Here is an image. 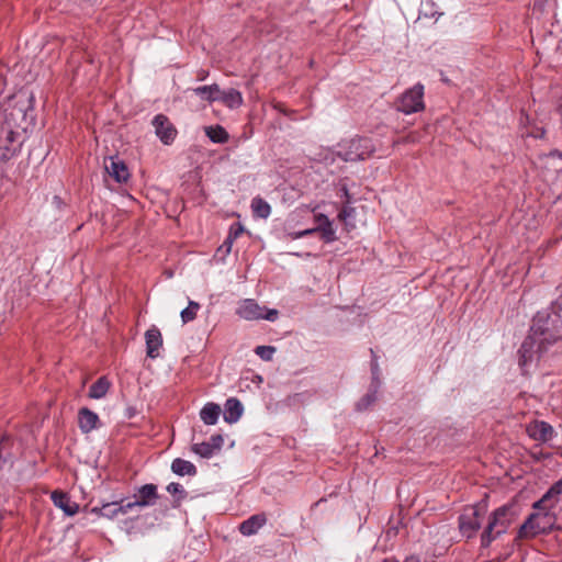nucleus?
I'll list each match as a JSON object with an SVG mask.
<instances>
[{
	"label": "nucleus",
	"instance_id": "42",
	"mask_svg": "<svg viewBox=\"0 0 562 562\" xmlns=\"http://www.w3.org/2000/svg\"><path fill=\"white\" fill-rule=\"evenodd\" d=\"M341 192H342L344 196L346 198V203H350L351 196H350L349 191L346 186H344L341 188Z\"/></svg>",
	"mask_w": 562,
	"mask_h": 562
},
{
	"label": "nucleus",
	"instance_id": "35",
	"mask_svg": "<svg viewBox=\"0 0 562 562\" xmlns=\"http://www.w3.org/2000/svg\"><path fill=\"white\" fill-rule=\"evenodd\" d=\"M10 448V438L7 435H3L0 438V470L7 463V457L4 456V452L9 453Z\"/></svg>",
	"mask_w": 562,
	"mask_h": 562
},
{
	"label": "nucleus",
	"instance_id": "8",
	"mask_svg": "<svg viewBox=\"0 0 562 562\" xmlns=\"http://www.w3.org/2000/svg\"><path fill=\"white\" fill-rule=\"evenodd\" d=\"M263 311L265 307L259 306L255 300L248 299L241 302L237 308V314L248 321L267 319L274 322L278 318L279 312L277 310H267L266 313Z\"/></svg>",
	"mask_w": 562,
	"mask_h": 562
},
{
	"label": "nucleus",
	"instance_id": "50",
	"mask_svg": "<svg viewBox=\"0 0 562 562\" xmlns=\"http://www.w3.org/2000/svg\"><path fill=\"white\" fill-rule=\"evenodd\" d=\"M561 456H562V452H561Z\"/></svg>",
	"mask_w": 562,
	"mask_h": 562
},
{
	"label": "nucleus",
	"instance_id": "3",
	"mask_svg": "<svg viewBox=\"0 0 562 562\" xmlns=\"http://www.w3.org/2000/svg\"><path fill=\"white\" fill-rule=\"evenodd\" d=\"M547 319L542 315H535L529 335L518 349V363L521 368L527 367L532 361L536 351H542L548 345L558 340V335L549 333V326H543V322H547Z\"/></svg>",
	"mask_w": 562,
	"mask_h": 562
},
{
	"label": "nucleus",
	"instance_id": "28",
	"mask_svg": "<svg viewBox=\"0 0 562 562\" xmlns=\"http://www.w3.org/2000/svg\"><path fill=\"white\" fill-rule=\"evenodd\" d=\"M251 209L254 212V215L260 218H267L269 217L271 213V206L267 201H265L261 198H255L251 201Z\"/></svg>",
	"mask_w": 562,
	"mask_h": 562
},
{
	"label": "nucleus",
	"instance_id": "22",
	"mask_svg": "<svg viewBox=\"0 0 562 562\" xmlns=\"http://www.w3.org/2000/svg\"><path fill=\"white\" fill-rule=\"evenodd\" d=\"M193 92L196 95H199L202 100L207 102L218 101L221 97V89L220 86L216 83L194 88Z\"/></svg>",
	"mask_w": 562,
	"mask_h": 562
},
{
	"label": "nucleus",
	"instance_id": "24",
	"mask_svg": "<svg viewBox=\"0 0 562 562\" xmlns=\"http://www.w3.org/2000/svg\"><path fill=\"white\" fill-rule=\"evenodd\" d=\"M221 406L215 403H207L200 412V417L206 425H215L221 414Z\"/></svg>",
	"mask_w": 562,
	"mask_h": 562
},
{
	"label": "nucleus",
	"instance_id": "34",
	"mask_svg": "<svg viewBox=\"0 0 562 562\" xmlns=\"http://www.w3.org/2000/svg\"><path fill=\"white\" fill-rule=\"evenodd\" d=\"M276 352V348L272 346H257L255 353L265 361L272 360V356Z\"/></svg>",
	"mask_w": 562,
	"mask_h": 562
},
{
	"label": "nucleus",
	"instance_id": "26",
	"mask_svg": "<svg viewBox=\"0 0 562 562\" xmlns=\"http://www.w3.org/2000/svg\"><path fill=\"white\" fill-rule=\"evenodd\" d=\"M110 382L105 376L99 378L89 389L90 398H102L105 396L110 389Z\"/></svg>",
	"mask_w": 562,
	"mask_h": 562
},
{
	"label": "nucleus",
	"instance_id": "48",
	"mask_svg": "<svg viewBox=\"0 0 562 562\" xmlns=\"http://www.w3.org/2000/svg\"><path fill=\"white\" fill-rule=\"evenodd\" d=\"M405 562H419V560L415 559V558H409V559H406Z\"/></svg>",
	"mask_w": 562,
	"mask_h": 562
},
{
	"label": "nucleus",
	"instance_id": "30",
	"mask_svg": "<svg viewBox=\"0 0 562 562\" xmlns=\"http://www.w3.org/2000/svg\"><path fill=\"white\" fill-rule=\"evenodd\" d=\"M91 512L98 513L106 518H113L120 514V510H117V502L104 504L102 507H93Z\"/></svg>",
	"mask_w": 562,
	"mask_h": 562
},
{
	"label": "nucleus",
	"instance_id": "39",
	"mask_svg": "<svg viewBox=\"0 0 562 562\" xmlns=\"http://www.w3.org/2000/svg\"><path fill=\"white\" fill-rule=\"evenodd\" d=\"M355 213V209L351 207V206H347L345 205L340 211H339V214H338V218L340 221H344L346 222L347 218L351 217Z\"/></svg>",
	"mask_w": 562,
	"mask_h": 562
},
{
	"label": "nucleus",
	"instance_id": "19",
	"mask_svg": "<svg viewBox=\"0 0 562 562\" xmlns=\"http://www.w3.org/2000/svg\"><path fill=\"white\" fill-rule=\"evenodd\" d=\"M267 522V516L265 513L256 514L244 520L238 529L244 536H252L265 526Z\"/></svg>",
	"mask_w": 562,
	"mask_h": 562
},
{
	"label": "nucleus",
	"instance_id": "47",
	"mask_svg": "<svg viewBox=\"0 0 562 562\" xmlns=\"http://www.w3.org/2000/svg\"><path fill=\"white\" fill-rule=\"evenodd\" d=\"M370 353H371V359H376L378 360V356H376L375 351L372 348L370 349Z\"/></svg>",
	"mask_w": 562,
	"mask_h": 562
},
{
	"label": "nucleus",
	"instance_id": "32",
	"mask_svg": "<svg viewBox=\"0 0 562 562\" xmlns=\"http://www.w3.org/2000/svg\"><path fill=\"white\" fill-rule=\"evenodd\" d=\"M200 304L194 301H189V305L181 311V319L183 324L192 322L196 317V313L200 310Z\"/></svg>",
	"mask_w": 562,
	"mask_h": 562
},
{
	"label": "nucleus",
	"instance_id": "25",
	"mask_svg": "<svg viewBox=\"0 0 562 562\" xmlns=\"http://www.w3.org/2000/svg\"><path fill=\"white\" fill-rule=\"evenodd\" d=\"M218 101L231 109H237L243 104V97L238 90L232 88L227 91L221 90V97Z\"/></svg>",
	"mask_w": 562,
	"mask_h": 562
},
{
	"label": "nucleus",
	"instance_id": "31",
	"mask_svg": "<svg viewBox=\"0 0 562 562\" xmlns=\"http://www.w3.org/2000/svg\"><path fill=\"white\" fill-rule=\"evenodd\" d=\"M191 450L199 454L201 458L210 459L212 458L216 452L211 447L209 441H204L201 443H193L191 447Z\"/></svg>",
	"mask_w": 562,
	"mask_h": 562
},
{
	"label": "nucleus",
	"instance_id": "21",
	"mask_svg": "<svg viewBox=\"0 0 562 562\" xmlns=\"http://www.w3.org/2000/svg\"><path fill=\"white\" fill-rule=\"evenodd\" d=\"M380 387L369 385L368 392L356 403L355 409L359 413L366 412L376 402Z\"/></svg>",
	"mask_w": 562,
	"mask_h": 562
},
{
	"label": "nucleus",
	"instance_id": "18",
	"mask_svg": "<svg viewBox=\"0 0 562 562\" xmlns=\"http://www.w3.org/2000/svg\"><path fill=\"white\" fill-rule=\"evenodd\" d=\"M244 413V406L237 397H229L224 405V420L228 424H235Z\"/></svg>",
	"mask_w": 562,
	"mask_h": 562
},
{
	"label": "nucleus",
	"instance_id": "29",
	"mask_svg": "<svg viewBox=\"0 0 562 562\" xmlns=\"http://www.w3.org/2000/svg\"><path fill=\"white\" fill-rule=\"evenodd\" d=\"M168 493L175 496L172 506L175 508L180 506L181 501L188 496V492L179 483L172 482L167 486Z\"/></svg>",
	"mask_w": 562,
	"mask_h": 562
},
{
	"label": "nucleus",
	"instance_id": "14",
	"mask_svg": "<svg viewBox=\"0 0 562 562\" xmlns=\"http://www.w3.org/2000/svg\"><path fill=\"white\" fill-rule=\"evenodd\" d=\"M99 416L88 407H81L78 412V426L83 434H89L100 427Z\"/></svg>",
	"mask_w": 562,
	"mask_h": 562
},
{
	"label": "nucleus",
	"instance_id": "9",
	"mask_svg": "<svg viewBox=\"0 0 562 562\" xmlns=\"http://www.w3.org/2000/svg\"><path fill=\"white\" fill-rule=\"evenodd\" d=\"M550 311V313L538 312L536 315L548 318L547 322H543V326H549V333L557 334L559 340L562 337V290L558 299L552 302Z\"/></svg>",
	"mask_w": 562,
	"mask_h": 562
},
{
	"label": "nucleus",
	"instance_id": "4",
	"mask_svg": "<svg viewBox=\"0 0 562 562\" xmlns=\"http://www.w3.org/2000/svg\"><path fill=\"white\" fill-rule=\"evenodd\" d=\"M513 505L505 504L494 509L481 533V547L488 548L493 541L505 535L514 521Z\"/></svg>",
	"mask_w": 562,
	"mask_h": 562
},
{
	"label": "nucleus",
	"instance_id": "38",
	"mask_svg": "<svg viewBox=\"0 0 562 562\" xmlns=\"http://www.w3.org/2000/svg\"><path fill=\"white\" fill-rule=\"evenodd\" d=\"M135 507H139V505L134 504V501L127 502L126 504H123V501L117 502V510H120V514H126Z\"/></svg>",
	"mask_w": 562,
	"mask_h": 562
},
{
	"label": "nucleus",
	"instance_id": "12",
	"mask_svg": "<svg viewBox=\"0 0 562 562\" xmlns=\"http://www.w3.org/2000/svg\"><path fill=\"white\" fill-rule=\"evenodd\" d=\"M104 169L106 173L113 178L117 183H125L128 181L131 173L127 165L119 157L110 156L104 159Z\"/></svg>",
	"mask_w": 562,
	"mask_h": 562
},
{
	"label": "nucleus",
	"instance_id": "17",
	"mask_svg": "<svg viewBox=\"0 0 562 562\" xmlns=\"http://www.w3.org/2000/svg\"><path fill=\"white\" fill-rule=\"evenodd\" d=\"M314 221L316 223V229H318V233L325 243H333L337 239L333 223L327 215L317 213L314 215Z\"/></svg>",
	"mask_w": 562,
	"mask_h": 562
},
{
	"label": "nucleus",
	"instance_id": "15",
	"mask_svg": "<svg viewBox=\"0 0 562 562\" xmlns=\"http://www.w3.org/2000/svg\"><path fill=\"white\" fill-rule=\"evenodd\" d=\"M147 357L155 359L159 356V348L162 346V336L156 326H151L145 333Z\"/></svg>",
	"mask_w": 562,
	"mask_h": 562
},
{
	"label": "nucleus",
	"instance_id": "1",
	"mask_svg": "<svg viewBox=\"0 0 562 562\" xmlns=\"http://www.w3.org/2000/svg\"><path fill=\"white\" fill-rule=\"evenodd\" d=\"M561 495L562 479L555 482L543 496L533 504V513H531L520 526L518 538L532 539L539 535L550 533L557 522V516L552 510L560 502Z\"/></svg>",
	"mask_w": 562,
	"mask_h": 562
},
{
	"label": "nucleus",
	"instance_id": "46",
	"mask_svg": "<svg viewBox=\"0 0 562 562\" xmlns=\"http://www.w3.org/2000/svg\"><path fill=\"white\" fill-rule=\"evenodd\" d=\"M206 76H207V71L202 70V71L199 72L198 79L199 80H204Z\"/></svg>",
	"mask_w": 562,
	"mask_h": 562
},
{
	"label": "nucleus",
	"instance_id": "41",
	"mask_svg": "<svg viewBox=\"0 0 562 562\" xmlns=\"http://www.w3.org/2000/svg\"><path fill=\"white\" fill-rule=\"evenodd\" d=\"M397 535V528L396 527H389L386 530V537H395Z\"/></svg>",
	"mask_w": 562,
	"mask_h": 562
},
{
	"label": "nucleus",
	"instance_id": "23",
	"mask_svg": "<svg viewBox=\"0 0 562 562\" xmlns=\"http://www.w3.org/2000/svg\"><path fill=\"white\" fill-rule=\"evenodd\" d=\"M171 471L180 476L189 475L194 476L198 472L196 467L184 459L177 458L171 463Z\"/></svg>",
	"mask_w": 562,
	"mask_h": 562
},
{
	"label": "nucleus",
	"instance_id": "43",
	"mask_svg": "<svg viewBox=\"0 0 562 562\" xmlns=\"http://www.w3.org/2000/svg\"><path fill=\"white\" fill-rule=\"evenodd\" d=\"M288 236L291 238V239H297V238H302L304 237L303 236V232L300 231V232H295V233H289Z\"/></svg>",
	"mask_w": 562,
	"mask_h": 562
},
{
	"label": "nucleus",
	"instance_id": "10",
	"mask_svg": "<svg viewBox=\"0 0 562 562\" xmlns=\"http://www.w3.org/2000/svg\"><path fill=\"white\" fill-rule=\"evenodd\" d=\"M153 126L155 127V133L160 139V142L165 145H170L173 143L178 131L175 125L170 122L168 116L165 114H157L153 121Z\"/></svg>",
	"mask_w": 562,
	"mask_h": 562
},
{
	"label": "nucleus",
	"instance_id": "45",
	"mask_svg": "<svg viewBox=\"0 0 562 562\" xmlns=\"http://www.w3.org/2000/svg\"><path fill=\"white\" fill-rule=\"evenodd\" d=\"M232 245L233 244H226V239L224 240L223 245L218 248V250L225 248V251L226 252H229L231 251V248H232Z\"/></svg>",
	"mask_w": 562,
	"mask_h": 562
},
{
	"label": "nucleus",
	"instance_id": "49",
	"mask_svg": "<svg viewBox=\"0 0 562 562\" xmlns=\"http://www.w3.org/2000/svg\"><path fill=\"white\" fill-rule=\"evenodd\" d=\"M560 113L562 114V104L560 105V109H559Z\"/></svg>",
	"mask_w": 562,
	"mask_h": 562
},
{
	"label": "nucleus",
	"instance_id": "33",
	"mask_svg": "<svg viewBox=\"0 0 562 562\" xmlns=\"http://www.w3.org/2000/svg\"><path fill=\"white\" fill-rule=\"evenodd\" d=\"M370 367H371V375H372L370 385H374V387H380L382 384L381 378H380L381 370H380L376 359H371Z\"/></svg>",
	"mask_w": 562,
	"mask_h": 562
},
{
	"label": "nucleus",
	"instance_id": "36",
	"mask_svg": "<svg viewBox=\"0 0 562 562\" xmlns=\"http://www.w3.org/2000/svg\"><path fill=\"white\" fill-rule=\"evenodd\" d=\"M244 226L240 223H235L231 226L228 236L226 237V244H233L244 233Z\"/></svg>",
	"mask_w": 562,
	"mask_h": 562
},
{
	"label": "nucleus",
	"instance_id": "44",
	"mask_svg": "<svg viewBox=\"0 0 562 562\" xmlns=\"http://www.w3.org/2000/svg\"><path fill=\"white\" fill-rule=\"evenodd\" d=\"M303 232V236H308V235H313L315 233H318V229H316V227H313V228H307V229H304L302 231Z\"/></svg>",
	"mask_w": 562,
	"mask_h": 562
},
{
	"label": "nucleus",
	"instance_id": "13",
	"mask_svg": "<svg viewBox=\"0 0 562 562\" xmlns=\"http://www.w3.org/2000/svg\"><path fill=\"white\" fill-rule=\"evenodd\" d=\"M134 504H138L139 507L154 506L159 498L157 485L153 483L142 485L134 495Z\"/></svg>",
	"mask_w": 562,
	"mask_h": 562
},
{
	"label": "nucleus",
	"instance_id": "11",
	"mask_svg": "<svg viewBox=\"0 0 562 562\" xmlns=\"http://www.w3.org/2000/svg\"><path fill=\"white\" fill-rule=\"evenodd\" d=\"M397 109L405 114L422 110V85L416 83L413 89L406 91L397 103Z\"/></svg>",
	"mask_w": 562,
	"mask_h": 562
},
{
	"label": "nucleus",
	"instance_id": "16",
	"mask_svg": "<svg viewBox=\"0 0 562 562\" xmlns=\"http://www.w3.org/2000/svg\"><path fill=\"white\" fill-rule=\"evenodd\" d=\"M50 498L54 505L60 508L67 516H74L79 510V505L72 502L69 495L63 491H54Z\"/></svg>",
	"mask_w": 562,
	"mask_h": 562
},
{
	"label": "nucleus",
	"instance_id": "5",
	"mask_svg": "<svg viewBox=\"0 0 562 562\" xmlns=\"http://www.w3.org/2000/svg\"><path fill=\"white\" fill-rule=\"evenodd\" d=\"M486 513L487 504L485 502L465 506L458 517L460 533L467 539L474 538L482 527Z\"/></svg>",
	"mask_w": 562,
	"mask_h": 562
},
{
	"label": "nucleus",
	"instance_id": "40",
	"mask_svg": "<svg viewBox=\"0 0 562 562\" xmlns=\"http://www.w3.org/2000/svg\"><path fill=\"white\" fill-rule=\"evenodd\" d=\"M434 7H435V3H431L430 11H424V16H427V18H428V16H431V18H434V16H435V15H437V14H438V15H441V13H440V12H438L437 10H435V9H434Z\"/></svg>",
	"mask_w": 562,
	"mask_h": 562
},
{
	"label": "nucleus",
	"instance_id": "2",
	"mask_svg": "<svg viewBox=\"0 0 562 562\" xmlns=\"http://www.w3.org/2000/svg\"><path fill=\"white\" fill-rule=\"evenodd\" d=\"M34 124L32 92L19 91L0 104V127L25 133Z\"/></svg>",
	"mask_w": 562,
	"mask_h": 562
},
{
	"label": "nucleus",
	"instance_id": "6",
	"mask_svg": "<svg viewBox=\"0 0 562 562\" xmlns=\"http://www.w3.org/2000/svg\"><path fill=\"white\" fill-rule=\"evenodd\" d=\"M337 156L345 161L366 160L374 153L372 139L368 137H355L338 144Z\"/></svg>",
	"mask_w": 562,
	"mask_h": 562
},
{
	"label": "nucleus",
	"instance_id": "20",
	"mask_svg": "<svg viewBox=\"0 0 562 562\" xmlns=\"http://www.w3.org/2000/svg\"><path fill=\"white\" fill-rule=\"evenodd\" d=\"M204 133L215 144H225L229 139L227 131L218 124L204 126Z\"/></svg>",
	"mask_w": 562,
	"mask_h": 562
},
{
	"label": "nucleus",
	"instance_id": "7",
	"mask_svg": "<svg viewBox=\"0 0 562 562\" xmlns=\"http://www.w3.org/2000/svg\"><path fill=\"white\" fill-rule=\"evenodd\" d=\"M22 133L0 127V160L11 159L21 148Z\"/></svg>",
	"mask_w": 562,
	"mask_h": 562
},
{
	"label": "nucleus",
	"instance_id": "37",
	"mask_svg": "<svg viewBox=\"0 0 562 562\" xmlns=\"http://www.w3.org/2000/svg\"><path fill=\"white\" fill-rule=\"evenodd\" d=\"M209 442H210L211 447L214 449V451L218 452V451H221V449L224 445V438L222 435L216 434V435L211 436Z\"/></svg>",
	"mask_w": 562,
	"mask_h": 562
},
{
	"label": "nucleus",
	"instance_id": "27",
	"mask_svg": "<svg viewBox=\"0 0 562 562\" xmlns=\"http://www.w3.org/2000/svg\"><path fill=\"white\" fill-rule=\"evenodd\" d=\"M552 426L546 422H539L536 424L531 437H533L536 440L548 441L552 438Z\"/></svg>",
	"mask_w": 562,
	"mask_h": 562
}]
</instances>
